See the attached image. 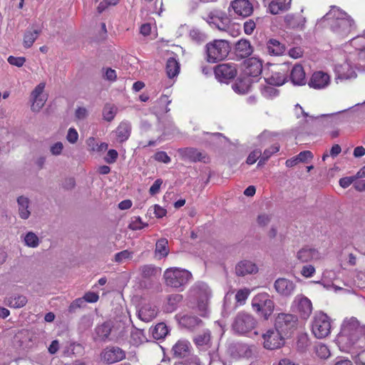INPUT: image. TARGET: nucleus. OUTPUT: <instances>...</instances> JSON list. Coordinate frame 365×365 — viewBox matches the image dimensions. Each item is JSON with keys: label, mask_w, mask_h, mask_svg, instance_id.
Segmentation results:
<instances>
[{"label": "nucleus", "mask_w": 365, "mask_h": 365, "mask_svg": "<svg viewBox=\"0 0 365 365\" xmlns=\"http://www.w3.org/2000/svg\"><path fill=\"white\" fill-rule=\"evenodd\" d=\"M339 344L346 349L365 347V325L355 317L346 319L337 336Z\"/></svg>", "instance_id": "f257e3e1"}, {"label": "nucleus", "mask_w": 365, "mask_h": 365, "mask_svg": "<svg viewBox=\"0 0 365 365\" xmlns=\"http://www.w3.org/2000/svg\"><path fill=\"white\" fill-rule=\"evenodd\" d=\"M325 17L332 20L331 29L339 36H347L356 30V24L351 16L336 6H331Z\"/></svg>", "instance_id": "f03ea898"}, {"label": "nucleus", "mask_w": 365, "mask_h": 365, "mask_svg": "<svg viewBox=\"0 0 365 365\" xmlns=\"http://www.w3.org/2000/svg\"><path fill=\"white\" fill-rule=\"evenodd\" d=\"M230 51L227 41L215 39L205 46V59L208 63H215L224 60Z\"/></svg>", "instance_id": "7ed1b4c3"}, {"label": "nucleus", "mask_w": 365, "mask_h": 365, "mask_svg": "<svg viewBox=\"0 0 365 365\" xmlns=\"http://www.w3.org/2000/svg\"><path fill=\"white\" fill-rule=\"evenodd\" d=\"M163 277L167 286L180 289L185 286L192 279V274L185 269L170 267L164 272Z\"/></svg>", "instance_id": "20e7f679"}, {"label": "nucleus", "mask_w": 365, "mask_h": 365, "mask_svg": "<svg viewBox=\"0 0 365 365\" xmlns=\"http://www.w3.org/2000/svg\"><path fill=\"white\" fill-rule=\"evenodd\" d=\"M252 307L259 316L267 320L274 312V304L269 294L262 292L252 298Z\"/></svg>", "instance_id": "39448f33"}, {"label": "nucleus", "mask_w": 365, "mask_h": 365, "mask_svg": "<svg viewBox=\"0 0 365 365\" xmlns=\"http://www.w3.org/2000/svg\"><path fill=\"white\" fill-rule=\"evenodd\" d=\"M257 325V321L252 314L240 312L235 317L232 328L235 333L245 335L254 330Z\"/></svg>", "instance_id": "423d86ee"}, {"label": "nucleus", "mask_w": 365, "mask_h": 365, "mask_svg": "<svg viewBox=\"0 0 365 365\" xmlns=\"http://www.w3.org/2000/svg\"><path fill=\"white\" fill-rule=\"evenodd\" d=\"M298 318L296 315L287 313H279L277 316L274 327L284 336L289 337L296 331Z\"/></svg>", "instance_id": "0eeeda50"}, {"label": "nucleus", "mask_w": 365, "mask_h": 365, "mask_svg": "<svg viewBox=\"0 0 365 365\" xmlns=\"http://www.w3.org/2000/svg\"><path fill=\"white\" fill-rule=\"evenodd\" d=\"M312 331L318 339H323L327 336L331 331L329 317L322 312L317 314L312 321Z\"/></svg>", "instance_id": "6e6552de"}, {"label": "nucleus", "mask_w": 365, "mask_h": 365, "mask_svg": "<svg viewBox=\"0 0 365 365\" xmlns=\"http://www.w3.org/2000/svg\"><path fill=\"white\" fill-rule=\"evenodd\" d=\"M262 338L263 346L268 350L279 349L284 344V336L276 329L267 331Z\"/></svg>", "instance_id": "1a4fd4ad"}, {"label": "nucleus", "mask_w": 365, "mask_h": 365, "mask_svg": "<svg viewBox=\"0 0 365 365\" xmlns=\"http://www.w3.org/2000/svg\"><path fill=\"white\" fill-rule=\"evenodd\" d=\"M214 73L219 81L225 83L236 77L237 66L233 63H221L215 67Z\"/></svg>", "instance_id": "9d476101"}, {"label": "nucleus", "mask_w": 365, "mask_h": 365, "mask_svg": "<svg viewBox=\"0 0 365 365\" xmlns=\"http://www.w3.org/2000/svg\"><path fill=\"white\" fill-rule=\"evenodd\" d=\"M289 67L286 64H283L275 71H272L270 76L265 78L267 84L280 86L285 83L288 80Z\"/></svg>", "instance_id": "9b49d317"}, {"label": "nucleus", "mask_w": 365, "mask_h": 365, "mask_svg": "<svg viewBox=\"0 0 365 365\" xmlns=\"http://www.w3.org/2000/svg\"><path fill=\"white\" fill-rule=\"evenodd\" d=\"M102 360L108 364H113L125 358V352L118 346H108L101 354Z\"/></svg>", "instance_id": "f8f14e48"}, {"label": "nucleus", "mask_w": 365, "mask_h": 365, "mask_svg": "<svg viewBox=\"0 0 365 365\" xmlns=\"http://www.w3.org/2000/svg\"><path fill=\"white\" fill-rule=\"evenodd\" d=\"M46 84L45 83H40L37 85L31 93L33 103L31 105V110L33 111H38L44 106L47 98L43 95Z\"/></svg>", "instance_id": "ddd939ff"}, {"label": "nucleus", "mask_w": 365, "mask_h": 365, "mask_svg": "<svg viewBox=\"0 0 365 365\" xmlns=\"http://www.w3.org/2000/svg\"><path fill=\"white\" fill-rule=\"evenodd\" d=\"M230 6L235 13L239 16L247 17L253 12V5L249 0H234L231 1Z\"/></svg>", "instance_id": "4468645a"}, {"label": "nucleus", "mask_w": 365, "mask_h": 365, "mask_svg": "<svg viewBox=\"0 0 365 365\" xmlns=\"http://www.w3.org/2000/svg\"><path fill=\"white\" fill-rule=\"evenodd\" d=\"M330 82V76L328 73L323 71L314 72L309 81L310 88L314 89H322L326 88Z\"/></svg>", "instance_id": "2eb2a0df"}, {"label": "nucleus", "mask_w": 365, "mask_h": 365, "mask_svg": "<svg viewBox=\"0 0 365 365\" xmlns=\"http://www.w3.org/2000/svg\"><path fill=\"white\" fill-rule=\"evenodd\" d=\"M245 74L252 77L259 76L262 71V63L257 58H250L244 62Z\"/></svg>", "instance_id": "dca6fc26"}, {"label": "nucleus", "mask_w": 365, "mask_h": 365, "mask_svg": "<svg viewBox=\"0 0 365 365\" xmlns=\"http://www.w3.org/2000/svg\"><path fill=\"white\" fill-rule=\"evenodd\" d=\"M274 288L279 294L288 297L294 293L296 284L292 280L279 278L274 282Z\"/></svg>", "instance_id": "f3484780"}, {"label": "nucleus", "mask_w": 365, "mask_h": 365, "mask_svg": "<svg viewBox=\"0 0 365 365\" xmlns=\"http://www.w3.org/2000/svg\"><path fill=\"white\" fill-rule=\"evenodd\" d=\"M253 52V47L250 42L246 39L238 41L235 46V55L237 59L249 57Z\"/></svg>", "instance_id": "a211bd4d"}, {"label": "nucleus", "mask_w": 365, "mask_h": 365, "mask_svg": "<svg viewBox=\"0 0 365 365\" xmlns=\"http://www.w3.org/2000/svg\"><path fill=\"white\" fill-rule=\"evenodd\" d=\"M190 343L185 339L178 340L173 346L172 351L175 358H185L190 353Z\"/></svg>", "instance_id": "6ab92c4d"}, {"label": "nucleus", "mask_w": 365, "mask_h": 365, "mask_svg": "<svg viewBox=\"0 0 365 365\" xmlns=\"http://www.w3.org/2000/svg\"><path fill=\"white\" fill-rule=\"evenodd\" d=\"M289 77L294 85L302 86L306 83V73L303 66L300 64H295L292 67Z\"/></svg>", "instance_id": "aec40b11"}, {"label": "nucleus", "mask_w": 365, "mask_h": 365, "mask_svg": "<svg viewBox=\"0 0 365 365\" xmlns=\"http://www.w3.org/2000/svg\"><path fill=\"white\" fill-rule=\"evenodd\" d=\"M131 124L130 122L121 121L117 126L115 133L117 140L120 143H123L128 140L131 134Z\"/></svg>", "instance_id": "412c9836"}, {"label": "nucleus", "mask_w": 365, "mask_h": 365, "mask_svg": "<svg viewBox=\"0 0 365 365\" xmlns=\"http://www.w3.org/2000/svg\"><path fill=\"white\" fill-rule=\"evenodd\" d=\"M297 310L300 317L307 319L312 312V303L309 299L304 296L297 298Z\"/></svg>", "instance_id": "4be33fe9"}, {"label": "nucleus", "mask_w": 365, "mask_h": 365, "mask_svg": "<svg viewBox=\"0 0 365 365\" xmlns=\"http://www.w3.org/2000/svg\"><path fill=\"white\" fill-rule=\"evenodd\" d=\"M319 252L314 248L303 247L297 252V258L301 262H308L319 259Z\"/></svg>", "instance_id": "5701e85b"}, {"label": "nucleus", "mask_w": 365, "mask_h": 365, "mask_svg": "<svg viewBox=\"0 0 365 365\" xmlns=\"http://www.w3.org/2000/svg\"><path fill=\"white\" fill-rule=\"evenodd\" d=\"M257 272V267L256 264L248 260H242L235 267V272L237 276H245Z\"/></svg>", "instance_id": "b1692460"}, {"label": "nucleus", "mask_w": 365, "mask_h": 365, "mask_svg": "<svg viewBox=\"0 0 365 365\" xmlns=\"http://www.w3.org/2000/svg\"><path fill=\"white\" fill-rule=\"evenodd\" d=\"M158 314V309L155 306L150 304L143 305L138 311V317L143 322L152 321Z\"/></svg>", "instance_id": "393cba45"}, {"label": "nucleus", "mask_w": 365, "mask_h": 365, "mask_svg": "<svg viewBox=\"0 0 365 365\" xmlns=\"http://www.w3.org/2000/svg\"><path fill=\"white\" fill-rule=\"evenodd\" d=\"M292 0H272L268 9L272 14H278L287 11L291 6Z\"/></svg>", "instance_id": "a878e982"}, {"label": "nucleus", "mask_w": 365, "mask_h": 365, "mask_svg": "<svg viewBox=\"0 0 365 365\" xmlns=\"http://www.w3.org/2000/svg\"><path fill=\"white\" fill-rule=\"evenodd\" d=\"M182 155L192 162H207V156L205 154L198 151L195 148H187L181 151Z\"/></svg>", "instance_id": "bb28decb"}, {"label": "nucleus", "mask_w": 365, "mask_h": 365, "mask_svg": "<svg viewBox=\"0 0 365 365\" xmlns=\"http://www.w3.org/2000/svg\"><path fill=\"white\" fill-rule=\"evenodd\" d=\"M342 120L337 116H330L328 119L324 121V126L327 129H332L329 131V135L331 138H335L339 136V125L341 123Z\"/></svg>", "instance_id": "cd10ccee"}, {"label": "nucleus", "mask_w": 365, "mask_h": 365, "mask_svg": "<svg viewBox=\"0 0 365 365\" xmlns=\"http://www.w3.org/2000/svg\"><path fill=\"white\" fill-rule=\"evenodd\" d=\"M267 50L271 55L280 56L284 53L286 48L279 41L271 38L267 43Z\"/></svg>", "instance_id": "c85d7f7f"}, {"label": "nucleus", "mask_w": 365, "mask_h": 365, "mask_svg": "<svg viewBox=\"0 0 365 365\" xmlns=\"http://www.w3.org/2000/svg\"><path fill=\"white\" fill-rule=\"evenodd\" d=\"M141 277L147 279L156 278L160 274V269L153 264H144L139 269Z\"/></svg>", "instance_id": "c756f323"}, {"label": "nucleus", "mask_w": 365, "mask_h": 365, "mask_svg": "<svg viewBox=\"0 0 365 365\" xmlns=\"http://www.w3.org/2000/svg\"><path fill=\"white\" fill-rule=\"evenodd\" d=\"M41 32V31L40 29H27L24 34L23 38V45L24 48H31L35 41L37 39Z\"/></svg>", "instance_id": "7c9ffc66"}, {"label": "nucleus", "mask_w": 365, "mask_h": 365, "mask_svg": "<svg viewBox=\"0 0 365 365\" xmlns=\"http://www.w3.org/2000/svg\"><path fill=\"white\" fill-rule=\"evenodd\" d=\"M165 70L168 77L170 78H173L176 77L180 73V63L175 58H170L167 61Z\"/></svg>", "instance_id": "2f4dec72"}, {"label": "nucleus", "mask_w": 365, "mask_h": 365, "mask_svg": "<svg viewBox=\"0 0 365 365\" xmlns=\"http://www.w3.org/2000/svg\"><path fill=\"white\" fill-rule=\"evenodd\" d=\"M155 254L159 259L169 254L168 241L165 238L159 239L155 244Z\"/></svg>", "instance_id": "473e14b6"}, {"label": "nucleus", "mask_w": 365, "mask_h": 365, "mask_svg": "<svg viewBox=\"0 0 365 365\" xmlns=\"http://www.w3.org/2000/svg\"><path fill=\"white\" fill-rule=\"evenodd\" d=\"M280 146L278 143H274L269 148L265 149L262 153L261 158L257 163V166L264 165L274 153L279 151Z\"/></svg>", "instance_id": "72a5a7b5"}, {"label": "nucleus", "mask_w": 365, "mask_h": 365, "mask_svg": "<svg viewBox=\"0 0 365 365\" xmlns=\"http://www.w3.org/2000/svg\"><path fill=\"white\" fill-rule=\"evenodd\" d=\"M17 202L19 205V216L22 219H28L30 216V211L28 210L29 203V199L21 196L17 199Z\"/></svg>", "instance_id": "f704fd0d"}, {"label": "nucleus", "mask_w": 365, "mask_h": 365, "mask_svg": "<svg viewBox=\"0 0 365 365\" xmlns=\"http://www.w3.org/2000/svg\"><path fill=\"white\" fill-rule=\"evenodd\" d=\"M6 302L10 307L21 308L26 304L27 299L25 296L16 295L6 298Z\"/></svg>", "instance_id": "c9c22d12"}, {"label": "nucleus", "mask_w": 365, "mask_h": 365, "mask_svg": "<svg viewBox=\"0 0 365 365\" xmlns=\"http://www.w3.org/2000/svg\"><path fill=\"white\" fill-rule=\"evenodd\" d=\"M117 108L115 105L106 103L103 109V117L107 122H111L117 113Z\"/></svg>", "instance_id": "e433bc0d"}, {"label": "nucleus", "mask_w": 365, "mask_h": 365, "mask_svg": "<svg viewBox=\"0 0 365 365\" xmlns=\"http://www.w3.org/2000/svg\"><path fill=\"white\" fill-rule=\"evenodd\" d=\"M180 323L188 329H192L202 323V320L195 316L185 315L181 318Z\"/></svg>", "instance_id": "4c0bfd02"}, {"label": "nucleus", "mask_w": 365, "mask_h": 365, "mask_svg": "<svg viewBox=\"0 0 365 365\" xmlns=\"http://www.w3.org/2000/svg\"><path fill=\"white\" fill-rule=\"evenodd\" d=\"M230 24V19L227 17L225 13L222 12L220 13V16L218 18V21L215 22L213 27L217 29L220 31H227L229 29Z\"/></svg>", "instance_id": "58836bf2"}, {"label": "nucleus", "mask_w": 365, "mask_h": 365, "mask_svg": "<svg viewBox=\"0 0 365 365\" xmlns=\"http://www.w3.org/2000/svg\"><path fill=\"white\" fill-rule=\"evenodd\" d=\"M152 334L155 339H163L168 334V327L165 323H158L154 327Z\"/></svg>", "instance_id": "ea45409f"}, {"label": "nucleus", "mask_w": 365, "mask_h": 365, "mask_svg": "<svg viewBox=\"0 0 365 365\" xmlns=\"http://www.w3.org/2000/svg\"><path fill=\"white\" fill-rule=\"evenodd\" d=\"M190 37L196 43H201L205 41L206 35L199 29H193L190 31Z\"/></svg>", "instance_id": "a19ab883"}, {"label": "nucleus", "mask_w": 365, "mask_h": 365, "mask_svg": "<svg viewBox=\"0 0 365 365\" xmlns=\"http://www.w3.org/2000/svg\"><path fill=\"white\" fill-rule=\"evenodd\" d=\"M250 294V291L247 288L239 289L235 294V300L240 305L245 303L247 299Z\"/></svg>", "instance_id": "79ce46f5"}, {"label": "nucleus", "mask_w": 365, "mask_h": 365, "mask_svg": "<svg viewBox=\"0 0 365 365\" xmlns=\"http://www.w3.org/2000/svg\"><path fill=\"white\" fill-rule=\"evenodd\" d=\"M133 252H130L128 250H124L115 255L114 261L117 263H121L125 259H131L133 257Z\"/></svg>", "instance_id": "37998d69"}, {"label": "nucleus", "mask_w": 365, "mask_h": 365, "mask_svg": "<svg viewBox=\"0 0 365 365\" xmlns=\"http://www.w3.org/2000/svg\"><path fill=\"white\" fill-rule=\"evenodd\" d=\"M25 243L31 247H36L38 245V237L34 232H28L24 238Z\"/></svg>", "instance_id": "c03bdc74"}, {"label": "nucleus", "mask_w": 365, "mask_h": 365, "mask_svg": "<svg viewBox=\"0 0 365 365\" xmlns=\"http://www.w3.org/2000/svg\"><path fill=\"white\" fill-rule=\"evenodd\" d=\"M261 93L265 98H272L277 96L278 91L274 88V86L267 84L261 88Z\"/></svg>", "instance_id": "a18cd8bd"}, {"label": "nucleus", "mask_w": 365, "mask_h": 365, "mask_svg": "<svg viewBox=\"0 0 365 365\" xmlns=\"http://www.w3.org/2000/svg\"><path fill=\"white\" fill-rule=\"evenodd\" d=\"M309 345V340L306 334H302L298 336L297 346L300 351H304Z\"/></svg>", "instance_id": "49530a36"}, {"label": "nucleus", "mask_w": 365, "mask_h": 365, "mask_svg": "<svg viewBox=\"0 0 365 365\" xmlns=\"http://www.w3.org/2000/svg\"><path fill=\"white\" fill-rule=\"evenodd\" d=\"M316 354L322 359H327L330 356V351L327 346L325 344H318L316 346Z\"/></svg>", "instance_id": "de8ad7c7"}, {"label": "nucleus", "mask_w": 365, "mask_h": 365, "mask_svg": "<svg viewBox=\"0 0 365 365\" xmlns=\"http://www.w3.org/2000/svg\"><path fill=\"white\" fill-rule=\"evenodd\" d=\"M147 226L148 224L143 222L140 217H135L129 224L128 227L132 230H139Z\"/></svg>", "instance_id": "09e8293b"}, {"label": "nucleus", "mask_w": 365, "mask_h": 365, "mask_svg": "<svg viewBox=\"0 0 365 365\" xmlns=\"http://www.w3.org/2000/svg\"><path fill=\"white\" fill-rule=\"evenodd\" d=\"M210 340V334L207 332L198 334L194 339L197 346H203L207 344Z\"/></svg>", "instance_id": "8fccbe9b"}, {"label": "nucleus", "mask_w": 365, "mask_h": 365, "mask_svg": "<svg viewBox=\"0 0 365 365\" xmlns=\"http://www.w3.org/2000/svg\"><path fill=\"white\" fill-rule=\"evenodd\" d=\"M153 159L158 162L163 163H169L171 161V158L168 156V155L165 151H158L156 152L153 156Z\"/></svg>", "instance_id": "3c124183"}, {"label": "nucleus", "mask_w": 365, "mask_h": 365, "mask_svg": "<svg viewBox=\"0 0 365 365\" xmlns=\"http://www.w3.org/2000/svg\"><path fill=\"white\" fill-rule=\"evenodd\" d=\"M220 13L218 11H212L209 12L207 16L204 18V19L213 27L215 22L218 21L219 16H220Z\"/></svg>", "instance_id": "603ef678"}, {"label": "nucleus", "mask_w": 365, "mask_h": 365, "mask_svg": "<svg viewBox=\"0 0 365 365\" xmlns=\"http://www.w3.org/2000/svg\"><path fill=\"white\" fill-rule=\"evenodd\" d=\"M261 155H262L261 150L255 149L249 154L246 162L249 165H252V164L255 163L257 160H259Z\"/></svg>", "instance_id": "864d4df0"}, {"label": "nucleus", "mask_w": 365, "mask_h": 365, "mask_svg": "<svg viewBox=\"0 0 365 365\" xmlns=\"http://www.w3.org/2000/svg\"><path fill=\"white\" fill-rule=\"evenodd\" d=\"M315 267L312 264L304 265L300 271L301 274L305 278L312 277L315 274Z\"/></svg>", "instance_id": "5fc2aeb1"}, {"label": "nucleus", "mask_w": 365, "mask_h": 365, "mask_svg": "<svg viewBox=\"0 0 365 365\" xmlns=\"http://www.w3.org/2000/svg\"><path fill=\"white\" fill-rule=\"evenodd\" d=\"M118 158V153L117 150L114 149H110L106 156L104 158V160L108 164H113L116 162Z\"/></svg>", "instance_id": "6e6d98bb"}, {"label": "nucleus", "mask_w": 365, "mask_h": 365, "mask_svg": "<svg viewBox=\"0 0 365 365\" xmlns=\"http://www.w3.org/2000/svg\"><path fill=\"white\" fill-rule=\"evenodd\" d=\"M271 219L270 215L262 213L257 216V222L259 226L265 227L271 222Z\"/></svg>", "instance_id": "4d7b16f0"}, {"label": "nucleus", "mask_w": 365, "mask_h": 365, "mask_svg": "<svg viewBox=\"0 0 365 365\" xmlns=\"http://www.w3.org/2000/svg\"><path fill=\"white\" fill-rule=\"evenodd\" d=\"M7 61L12 66L21 67L26 62V58L23 56L15 57L13 56H10L8 58Z\"/></svg>", "instance_id": "13d9d810"}, {"label": "nucleus", "mask_w": 365, "mask_h": 365, "mask_svg": "<svg viewBox=\"0 0 365 365\" xmlns=\"http://www.w3.org/2000/svg\"><path fill=\"white\" fill-rule=\"evenodd\" d=\"M304 50L300 46H296L291 48L289 51L288 54L291 58H301L303 56Z\"/></svg>", "instance_id": "bf43d9fd"}, {"label": "nucleus", "mask_w": 365, "mask_h": 365, "mask_svg": "<svg viewBox=\"0 0 365 365\" xmlns=\"http://www.w3.org/2000/svg\"><path fill=\"white\" fill-rule=\"evenodd\" d=\"M256 27L255 22L253 20H248L244 24V31L245 33L247 35H250L253 33Z\"/></svg>", "instance_id": "052dcab7"}, {"label": "nucleus", "mask_w": 365, "mask_h": 365, "mask_svg": "<svg viewBox=\"0 0 365 365\" xmlns=\"http://www.w3.org/2000/svg\"><path fill=\"white\" fill-rule=\"evenodd\" d=\"M66 138L71 143H75L78 138V134L76 130L73 128H69Z\"/></svg>", "instance_id": "680f3d73"}, {"label": "nucleus", "mask_w": 365, "mask_h": 365, "mask_svg": "<svg viewBox=\"0 0 365 365\" xmlns=\"http://www.w3.org/2000/svg\"><path fill=\"white\" fill-rule=\"evenodd\" d=\"M163 184V180L159 178L157 179L154 183L151 185L149 190V192L151 195H155L159 192L161 185Z\"/></svg>", "instance_id": "e2e57ef3"}, {"label": "nucleus", "mask_w": 365, "mask_h": 365, "mask_svg": "<svg viewBox=\"0 0 365 365\" xmlns=\"http://www.w3.org/2000/svg\"><path fill=\"white\" fill-rule=\"evenodd\" d=\"M83 299H84V302L94 303L98 300L99 296L97 293L88 292L85 294Z\"/></svg>", "instance_id": "0e129e2a"}, {"label": "nucleus", "mask_w": 365, "mask_h": 365, "mask_svg": "<svg viewBox=\"0 0 365 365\" xmlns=\"http://www.w3.org/2000/svg\"><path fill=\"white\" fill-rule=\"evenodd\" d=\"M197 308L200 312V314L202 317H205L207 314V299H202L198 301Z\"/></svg>", "instance_id": "69168bd1"}, {"label": "nucleus", "mask_w": 365, "mask_h": 365, "mask_svg": "<svg viewBox=\"0 0 365 365\" xmlns=\"http://www.w3.org/2000/svg\"><path fill=\"white\" fill-rule=\"evenodd\" d=\"M297 158L299 160V162H306L308 159H312L313 158V155L311 151L306 150L300 152L297 155Z\"/></svg>", "instance_id": "338daca9"}, {"label": "nucleus", "mask_w": 365, "mask_h": 365, "mask_svg": "<svg viewBox=\"0 0 365 365\" xmlns=\"http://www.w3.org/2000/svg\"><path fill=\"white\" fill-rule=\"evenodd\" d=\"M355 180H356V177H354V176L342 178L339 180V185L343 188H346L351 184H352L354 182V181H355Z\"/></svg>", "instance_id": "774afa93"}]
</instances>
